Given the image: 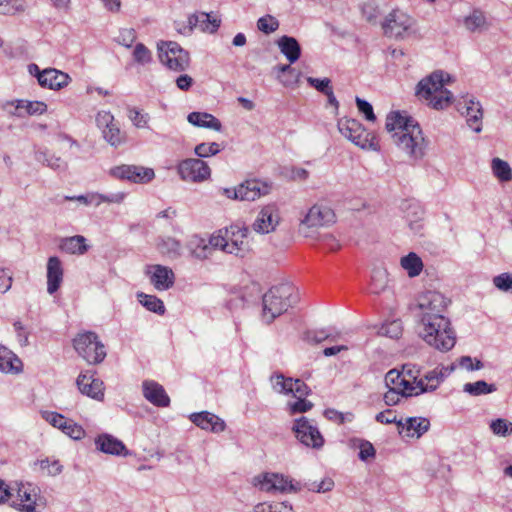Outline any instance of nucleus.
<instances>
[{
	"label": "nucleus",
	"instance_id": "63",
	"mask_svg": "<svg viewBox=\"0 0 512 512\" xmlns=\"http://www.w3.org/2000/svg\"><path fill=\"white\" fill-rule=\"evenodd\" d=\"M307 82L310 86L315 88L318 92L325 94L332 87L329 78L318 79L314 77H307Z\"/></svg>",
	"mask_w": 512,
	"mask_h": 512
},
{
	"label": "nucleus",
	"instance_id": "11",
	"mask_svg": "<svg viewBox=\"0 0 512 512\" xmlns=\"http://www.w3.org/2000/svg\"><path fill=\"white\" fill-rule=\"evenodd\" d=\"M253 481L255 486H258L261 491L265 492L296 493L302 490L300 482L278 473L260 474L254 477Z\"/></svg>",
	"mask_w": 512,
	"mask_h": 512
},
{
	"label": "nucleus",
	"instance_id": "50",
	"mask_svg": "<svg viewBox=\"0 0 512 512\" xmlns=\"http://www.w3.org/2000/svg\"><path fill=\"white\" fill-rule=\"evenodd\" d=\"M221 151L220 145L216 142L211 143H200L198 144L194 152L199 158H206L214 156Z\"/></svg>",
	"mask_w": 512,
	"mask_h": 512
},
{
	"label": "nucleus",
	"instance_id": "12",
	"mask_svg": "<svg viewBox=\"0 0 512 512\" xmlns=\"http://www.w3.org/2000/svg\"><path fill=\"white\" fill-rule=\"evenodd\" d=\"M339 132L356 146L362 149L377 150L373 139L369 138V133L366 132L363 125L355 119H340L338 121Z\"/></svg>",
	"mask_w": 512,
	"mask_h": 512
},
{
	"label": "nucleus",
	"instance_id": "16",
	"mask_svg": "<svg viewBox=\"0 0 512 512\" xmlns=\"http://www.w3.org/2000/svg\"><path fill=\"white\" fill-rule=\"evenodd\" d=\"M272 182L252 178L247 179L238 185V197L240 201H255L272 191Z\"/></svg>",
	"mask_w": 512,
	"mask_h": 512
},
{
	"label": "nucleus",
	"instance_id": "28",
	"mask_svg": "<svg viewBox=\"0 0 512 512\" xmlns=\"http://www.w3.org/2000/svg\"><path fill=\"white\" fill-rule=\"evenodd\" d=\"M47 111L46 103L42 101L17 100L13 111L10 114L17 117L25 115H41Z\"/></svg>",
	"mask_w": 512,
	"mask_h": 512
},
{
	"label": "nucleus",
	"instance_id": "37",
	"mask_svg": "<svg viewBox=\"0 0 512 512\" xmlns=\"http://www.w3.org/2000/svg\"><path fill=\"white\" fill-rule=\"evenodd\" d=\"M190 249L192 255L197 259H207L212 251L215 249H219V247H215L210 243V239L206 241L203 238H195L190 241Z\"/></svg>",
	"mask_w": 512,
	"mask_h": 512
},
{
	"label": "nucleus",
	"instance_id": "13",
	"mask_svg": "<svg viewBox=\"0 0 512 512\" xmlns=\"http://www.w3.org/2000/svg\"><path fill=\"white\" fill-rule=\"evenodd\" d=\"M109 174L115 179L129 181L135 184L149 183L155 177V173L152 168L128 164L112 167Z\"/></svg>",
	"mask_w": 512,
	"mask_h": 512
},
{
	"label": "nucleus",
	"instance_id": "45",
	"mask_svg": "<svg viewBox=\"0 0 512 512\" xmlns=\"http://www.w3.org/2000/svg\"><path fill=\"white\" fill-rule=\"evenodd\" d=\"M388 284V274L384 269H376L371 277L370 290L374 294H379L385 290Z\"/></svg>",
	"mask_w": 512,
	"mask_h": 512
},
{
	"label": "nucleus",
	"instance_id": "62",
	"mask_svg": "<svg viewBox=\"0 0 512 512\" xmlns=\"http://www.w3.org/2000/svg\"><path fill=\"white\" fill-rule=\"evenodd\" d=\"M64 434L74 440H81L85 437L86 432L81 425L77 424L73 420H70Z\"/></svg>",
	"mask_w": 512,
	"mask_h": 512
},
{
	"label": "nucleus",
	"instance_id": "29",
	"mask_svg": "<svg viewBox=\"0 0 512 512\" xmlns=\"http://www.w3.org/2000/svg\"><path fill=\"white\" fill-rule=\"evenodd\" d=\"M278 48L286 59L292 64L301 56V46L296 38L284 35L277 41Z\"/></svg>",
	"mask_w": 512,
	"mask_h": 512
},
{
	"label": "nucleus",
	"instance_id": "40",
	"mask_svg": "<svg viewBox=\"0 0 512 512\" xmlns=\"http://www.w3.org/2000/svg\"><path fill=\"white\" fill-rule=\"evenodd\" d=\"M422 216L423 211L418 205L409 206L406 217L411 231L415 234L421 233L423 229Z\"/></svg>",
	"mask_w": 512,
	"mask_h": 512
},
{
	"label": "nucleus",
	"instance_id": "8",
	"mask_svg": "<svg viewBox=\"0 0 512 512\" xmlns=\"http://www.w3.org/2000/svg\"><path fill=\"white\" fill-rule=\"evenodd\" d=\"M73 346L78 355L89 364L101 363L106 357L105 347L94 332L78 334L73 340Z\"/></svg>",
	"mask_w": 512,
	"mask_h": 512
},
{
	"label": "nucleus",
	"instance_id": "24",
	"mask_svg": "<svg viewBox=\"0 0 512 512\" xmlns=\"http://www.w3.org/2000/svg\"><path fill=\"white\" fill-rule=\"evenodd\" d=\"M95 445L99 451L105 454L117 456L128 454V451L126 450L124 443L121 440L107 433L99 435L95 439Z\"/></svg>",
	"mask_w": 512,
	"mask_h": 512
},
{
	"label": "nucleus",
	"instance_id": "54",
	"mask_svg": "<svg viewBox=\"0 0 512 512\" xmlns=\"http://www.w3.org/2000/svg\"><path fill=\"white\" fill-rule=\"evenodd\" d=\"M409 386L413 390L412 396H417L422 393L432 392L437 389V385H429L424 378H417L416 381L409 380Z\"/></svg>",
	"mask_w": 512,
	"mask_h": 512
},
{
	"label": "nucleus",
	"instance_id": "9",
	"mask_svg": "<svg viewBox=\"0 0 512 512\" xmlns=\"http://www.w3.org/2000/svg\"><path fill=\"white\" fill-rule=\"evenodd\" d=\"M415 21L405 12L394 9L382 23L384 34L389 38L405 39L415 33Z\"/></svg>",
	"mask_w": 512,
	"mask_h": 512
},
{
	"label": "nucleus",
	"instance_id": "34",
	"mask_svg": "<svg viewBox=\"0 0 512 512\" xmlns=\"http://www.w3.org/2000/svg\"><path fill=\"white\" fill-rule=\"evenodd\" d=\"M385 384L388 388L396 387L399 390L403 389V394L406 396H412L413 389L409 386V379L405 378L401 371L392 369L385 375Z\"/></svg>",
	"mask_w": 512,
	"mask_h": 512
},
{
	"label": "nucleus",
	"instance_id": "53",
	"mask_svg": "<svg viewBox=\"0 0 512 512\" xmlns=\"http://www.w3.org/2000/svg\"><path fill=\"white\" fill-rule=\"evenodd\" d=\"M133 58L139 64H148L152 60V55L149 49L142 43L136 44L133 51Z\"/></svg>",
	"mask_w": 512,
	"mask_h": 512
},
{
	"label": "nucleus",
	"instance_id": "35",
	"mask_svg": "<svg viewBox=\"0 0 512 512\" xmlns=\"http://www.w3.org/2000/svg\"><path fill=\"white\" fill-rule=\"evenodd\" d=\"M463 25L470 32H481L488 28L485 14L479 9H474L468 16H466L463 20Z\"/></svg>",
	"mask_w": 512,
	"mask_h": 512
},
{
	"label": "nucleus",
	"instance_id": "3",
	"mask_svg": "<svg viewBox=\"0 0 512 512\" xmlns=\"http://www.w3.org/2000/svg\"><path fill=\"white\" fill-rule=\"evenodd\" d=\"M418 333L425 343L441 352L450 351L456 343V333L448 317H436L432 322L419 325Z\"/></svg>",
	"mask_w": 512,
	"mask_h": 512
},
{
	"label": "nucleus",
	"instance_id": "17",
	"mask_svg": "<svg viewBox=\"0 0 512 512\" xmlns=\"http://www.w3.org/2000/svg\"><path fill=\"white\" fill-rule=\"evenodd\" d=\"M458 110L465 115L467 124L476 133L482 130L483 109L479 101L474 98H465L463 102H459Z\"/></svg>",
	"mask_w": 512,
	"mask_h": 512
},
{
	"label": "nucleus",
	"instance_id": "55",
	"mask_svg": "<svg viewBox=\"0 0 512 512\" xmlns=\"http://www.w3.org/2000/svg\"><path fill=\"white\" fill-rule=\"evenodd\" d=\"M375 420L381 424H396L398 429H400V426H402V420L397 419L395 411L392 409H386L382 412H379L376 414Z\"/></svg>",
	"mask_w": 512,
	"mask_h": 512
},
{
	"label": "nucleus",
	"instance_id": "26",
	"mask_svg": "<svg viewBox=\"0 0 512 512\" xmlns=\"http://www.w3.org/2000/svg\"><path fill=\"white\" fill-rule=\"evenodd\" d=\"M430 422L424 417H409L405 422L402 421V426L398 429L399 434L405 432L407 437L420 438L428 431Z\"/></svg>",
	"mask_w": 512,
	"mask_h": 512
},
{
	"label": "nucleus",
	"instance_id": "49",
	"mask_svg": "<svg viewBox=\"0 0 512 512\" xmlns=\"http://www.w3.org/2000/svg\"><path fill=\"white\" fill-rule=\"evenodd\" d=\"M257 28L265 34H270L279 28V21L272 15H265L258 19Z\"/></svg>",
	"mask_w": 512,
	"mask_h": 512
},
{
	"label": "nucleus",
	"instance_id": "61",
	"mask_svg": "<svg viewBox=\"0 0 512 512\" xmlns=\"http://www.w3.org/2000/svg\"><path fill=\"white\" fill-rule=\"evenodd\" d=\"M358 457L362 461H367L370 458H374L376 450L374 446L366 440H360Z\"/></svg>",
	"mask_w": 512,
	"mask_h": 512
},
{
	"label": "nucleus",
	"instance_id": "7",
	"mask_svg": "<svg viewBox=\"0 0 512 512\" xmlns=\"http://www.w3.org/2000/svg\"><path fill=\"white\" fill-rule=\"evenodd\" d=\"M335 222L334 211L325 204H314L305 214L299 224V233L312 238L321 227L329 226Z\"/></svg>",
	"mask_w": 512,
	"mask_h": 512
},
{
	"label": "nucleus",
	"instance_id": "46",
	"mask_svg": "<svg viewBox=\"0 0 512 512\" xmlns=\"http://www.w3.org/2000/svg\"><path fill=\"white\" fill-rule=\"evenodd\" d=\"M27 4L25 0H5L0 2V14L14 15L22 13L26 10Z\"/></svg>",
	"mask_w": 512,
	"mask_h": 512
},
{
	"label": "nucleus",
	"instance_id": "25",
	"mask_svg": "<svg viewBox=\"0 0 512 512\" xmlns=\"http://www.w3.org/2000/svg\"><path fill=\"white\" fill-rule=\"evenodd\" d=\"M63 281V267L56 256L49 257L47 261V292L54 294Z\"/></svg>",
	"mask_w": 512,
	"mask_h": 512
},
{
	"label": "nucleus",
	"instance_id": "23",
	"mask_svg": "<svg viewBox=\"0 0 512 512\" xmlns=\"http://www.w3.org/2000/svg\"><path fill=\"white\" fill-rule=\"evenodd\" d=\"M190 420L198 427L214 433H219L225 430V422L218 416L208 411L193 413L190 415Z\"/></svg>",
	"mask_w": 512,
	"mask_h": 512
},
{
	"label": "nucleus",
	"instance_id": "20",
	"mask_svg": "<svg viewBox=\"0 0 512 512\" xmlns=\"http://www.w3.org/2000/svg\"><path fill=\"white\" fill-rule=\"evenodd\" d=\"M143 396L147 401L157 407H168L170 398L162 385L153 380L142 383Z\"/></svg>",
	"mask_w": 512,
	"mask_h": 512
},
{
	"label": "nucleus",
	"instance_id": "22",
	"mask_svg": "<svg viewBox=\"0 0 512 512\" xmlns=\"http://www.w3.org/2000/svg\"><path fill=\"white\" fill-rule=\"evenodd\" d=\"M18 497L20 502H13L12 506L21 512H35L38 501L41 500L37 498L36 488L31 484H22L18 488Z\"/></svg>",
	"mask_w": 512,
	"mask_h": 512
},
{
	"label": "nucleus",
	"instance_id": "56",
	"mask_svg": "<svg viewBox=\"0 0 512 512\" xmlns=\"http://www.w3.org/2000/svg\"><path fill=\"white\" fill-rule=\"evenodd\" d=\"M402 397L408 398L409 396L403 394V389L399 390L396 387H390L384 394L383 400L387 406H394L400 402Z\"/></svg>",
	"mask_w": 512,
	"mask_h": 512
},
{
	"label": "nucleus",
	"instance_id": "51",
	"mask_svg": "<svg viewBox=\"0 0 512 512\" xmlns=\"http://www.w3.org/2000/svg\"><path fill=\"white\" fill-rule=\"evenodd\" d=\"M490 428L495 435L507 436L512 434V423L505 419L493 420L490 424Z\"/></svg>",
	"mask_w": 512,
	"mask_h": 512
},
{
	"label": "nucleus",
	"instance_id": "41",
	"mask_svg": "<svg viewBox=\"0 0 512 512\" xmlns=\"http://www.w3.org/2000/svg\"><path fill=\"white\" fill-rule=\"evenodd\" d=\"M137 298L147 310L160 315L165 313V306L158 297L141 292L137 294Z\"/></svg>",
	"mask_w": 512,
	"mask_h": 512
},
{
	"label": "nucleus",
	"instance_id": "32",
	"mask_svg": "<svg viewBox=\"0 0 512 512\" xmlns=\"http://www.w3.org/2000/svg\"><path fill=\"white\" fill-rule=\"evenodd\" d=\"M400 266L410 278L419 276L424 268L422 259L415 252H410L401 257Z\"/></svg>",
	"mask_w": 512,
	"mask_h": 512
},
{
	"label": "nucleus",
	"instance_id": "42",
	"mask_svg": "<svg viewBox=\"0 0 512 512\" xmlns=\"http://www.w3.org/2000/svg\"><path fill=\"white\" fill-rule=\"evenodd\" d=\"M496 390L497 388L494 384H488L484 380H479L473 383H466L463 386V391L472 396L486 395L493 393Z\"/></svg>",
	"mask_w": 512,
	"mask_h": 512
},
{
	"label": "nucleus",
	"instance_id": "27",
	"mask_svg": "<svg viewBox=\"0 0 512 512\" xmlns=\"http://www.w3.org/2000/svg\"><path fill=\"white\" fill-rule=\"evenodd\" d=\"M190 124L196 127L221 131L222 124L218 118L207 112H191L187 116Z\"/></svg>",
	"mask_w": 512,
	"mask_h": 512
},
{
	"label": "nucleus",
	"instance_id": "1",
	"mask_svg": "<svg viewBox=\"0 0 512 512\" xmlns=\"http://www.w3.org/2000/svg\"><path fill=\"white\" fill-rule=\"evenodd\" d=\"M386 130L393 143L410 158L420 160L425 155L426 142L419 123L406 112L393 111L386 117Z\"/></svg>",
	"mask_w": 512,
	"mask_h": 512
},
{
	"label": "nucleus",
	"instance_id": "6",
	"mask_svg": "<svg viewBox=\"0 0 512 512\" xmlns=\"http://www.w3.org/2000/svg\"><path fill=\"white\" fill-rule=\"evenodd\" d=\"M450 300L447 299L442 293L438 291H426L421 293L417 298L418 313V326L434 321L436 317H446L444 315Z\"/></svg>",
	"mask_w": 512,
	"mask_h": 512
},
{
	"label": "nucleus",
	"instance_id": "14",
	"mask_svg": "<svg viewBox=\"0 0 512 512\" xmlns=\"http://www.w3.org/2000/svg\"><path fill=\"white\" fill-rule=\"evenodd\" d=\"M293 431L296 438L307 447L320 449L324 445V438L319 429L313 426L306 417L295 420Z\"/></svg>",
	"mask_w": 512,
	"mask_h": 512
},
{
	"label": "nucleus",
	"instance_id": "38",
	"mask_svg": "<svg viewBox=\"0 0 512 512\" xmlns=\"http://www.w3.org/2000/svg\"><path fill=\"white\" fill-rule=\"evenodd\" d=\"M158 249L163 254L171 259H176L181 255V243L173 237L162 238L158 243Z\"/></svg>",
	"mask_w": 512,
	"mask_h": 512
},
{
	"label": "nucleus",
	"instance_id": "43",
	"mask_svg": "<svg viewBox=\"0 0 512 512\" xmlns=\"http://www.w3.org/2000/svg\"><path fill=\"white\" fill-rule=\"evenodd\" d=\"M35 159L36 161L54 170L65 169L67 167L66 163L61 159V157L50 154L47 151L36 152Z\"/></svg>",
	"mask_w": 512,
	"mask_h": 512
},
{
	"label": "nucleus",
	"instance_id": "57",
	"mask_svg": "<svg viewBox=\"0 0 512 512\" xmlns=\"http://www.w3.org/2000/svg\"><path fill=\"white\" fill-rule=\"evenodd\" d=\"M136 40V31L132 28H125L120 30L119 35L117 37V42L125 46L127 48H130L133 43Z\"/></svg>",
	"mask_w": 512,
	"mask_h": 512
},
{
	"label": "nucleus",
	"instance_id": "59",
	"mask_svg": "<svg viewBox=\"0 0 512 512\" xmlns=\"http://www.w3.org/2000/svg\"><path fill=\"white\" fill-rule=\"evenodd\" d=\"M493 284L501 291H512V274L502 273L493 278Z\"/></svg>",
	"mask_w": 512,
	"mask_h": 512
},
{
	"label": "nucleus",
	"instance_id": "19",
	"mask_svg": "<svg viewBox=\"0 0 512 512\" xmlns=\"http://www.w3.org/2000/svg\"><path fill=\"white\" fill-rule=\"evenodd\" d=\"M150 277V282L159 290H168L174 285L175 275L171 268L163 265L148 266L147 272Z\"/></svg>",
	"mask_w": 512,
	"mask_h": 512
},
{
	"label": "nucleus",
	"instance_id": "30",
	"mask_svg": "<svg viewBox=\"0 0 512 512\" xmlns=\"http://www.w3.org/2000/svg\"><path fill=\"white\" fill-rule=\"evenodd\" d=\"M84 380H90L86 374H80L77 378V386L82 394H85L94 399H101L103 397V382L99 379H91L90 383H84Z\"/></svg>",
	"mask_w": 512,
	"mask_h": 512
},
{
	"label": "nucleus",
	"instance_id": "60",
	"mask_svg": "<svg viewBox=\"0 0 512 512\" xmlns=\"http://www.w3.org/2000/svg\"><path fill=\"white\" fill-rule=\"evenodd\" d=\"M13 273L8 268H0V293L5 294L11 289Z\"/></svg>",
	"mask_w": 512,
	"mask_h": 512
},
{
	"label": "nucleus",
	"instance_id": "10",
	"mask_svg": "<svg viewBox=\"0 0 512 512\" xmlns=\"http://www.w3.org/2000/svg\"><path fill=\"white\" fill-rule=\"evenodd\" d=\"M160 62L170 70L185 71L190 65L189 53L177 42L167 41L158 44Z\"/></svg>",
	"mask_w": 512,
	"mask_h": 512
},
{
	"label": "nucleus",
	"instance_id": "18",
	"mask_svg": "<svg viewBox=\"0 0 512 512\" xmlns=\"http://www.w3.org/2000/svg\"><path fill=\"white\" fill-rule=\"evenodd\" d=\"M278 223L279 215L277 207L274 204H268L260 210L252 224V228L257 233L267 234L274 231Z\"/></svg>",
	"mask_w": 512,
	"mask_h": 512
},
{
	"label": "nucleus",
	"instance_id": "5",
	"mask_svg": "<svg viewBox=\"0 0 512 512\" xmlns=\"http://www.w3.org/2000/svg\"><path fill=\"white\" fill-rule=\"evenodd\" d=\"M249 229L239 225H231L210 236V243L228 254L244 257L251 251L248 240Z\"/></svg>",
	"mask_w": 512,
	"mask_h": 512
},
{
	"label": "nucleus",
	"instance_id": "39",
	"mask_svg": "<svg viewBox=\"0 0 512 512\" xmlns=\"http://www.w3.org/2000/svg\"><path fill=\"white\" fill-rule=\"evenodd\" d=\"M200 23V27L202 30H209L210 32H214L220 25V22L216 19L211 20L210 15L207 13H200L198 15H191L188 18V24L190 28L196 27Z\"/></svg>",
	"mask_w": 512,
	"mask_h": 512
},
{
	"label": "nucleus",
	"instance_id": "2",
	"mask_svg": "<svg viewBox=\"0 0 512 512\" xmlns=\"http://www.w3.org/2000/svg\"><path fill=\"white\" fill-rule=\"evenodd\" d=\"M449 73L443 70H435L422 78L415 87V96L426 103L434 110L447 109L453 102V94L445 88V85L452 82Z\"/></svg>",
	"mask_w": 512,
	"mask_h": 512
},
{
	"label": "nucleus",
	"instance_id": "47",
	"mask_svg": "<svg viewBox=\"0 0 512 512\" xmlns=\"http://www.w3.org/2000/svg\"><path fill=\"white\" fill-rule=\"evenodd\" d=\"M276 69L278 70L279 73L289 75V77H284V78H282L280 75L278 76L280 82L285 87H290L293 84H296L298 82L300 73L297 72L293 67H291L290 64H284V65L277 66Z\"/></svg>",
	"mask_w": 512,
	"mask_h": 512
},
{
	"label": "nucleus",
	"instance_id": "64",
	"mask_svg": "<svg viewBox=\"0 0 512 512\" xmlns=\"http://www.w3.org/2000/svg\"><path fill=\"white\" fill-rule=\"evenodd\" d=\"M356 105L360 113H362L368 121H375L376 116L373 112L372 105L359 97H356Z\"/></svg>",
	"mask_w": 512,
	"mask_h": 512
},
{
	"label": "nucleus",
	"instance_id": "21",
	"mask_svg": "<svg viewBox=\"0 0 512 512\" xmlns=\"http://www.w3.org/2000/svg\"><path fill=\"white\" fill-rule=\"evenodd\" d=\"M70 77L67 73L54 68H46L39 75V85L51 90H60L68 85Z\"/></svg>",
	"mask_w": 512,
	"mask_h": 512
},
{
	"label": "nucleus",
	"instance_id": "58",
	"mask_svg": "<svg viewBox=\"0 0 512 512\" xmlns=\"http://www.w3.org/2000/svg\"><path fill=\"white\" fill-rule=\"evenodd\" d=\"M381 330L384 335L397 339L402 334V325L399 320H395L383 325Z\"/></svg>",
	"mask_w": 512,
	"mask_h": 512
},
{
	"label": "nucleus",
	"instance_id": "31",
	"mask_svg": "<svg viewBox=\"0 0 512 512\" xmlns=\"http://www.w3.org/2000/svg\"><path fill=\"white\" fill-rule=\"evenodd\" d=\"M59 248L68 254L83 255L88 251L89 246L86 244V238L82 235H75L63 238L59 244Z\"/></svg>",
	"mask_w": 512,
	"mask_h": 512
},
{
	"label": "nucleus",
	"instance_id": "36",
	"mask_svg": "<svg viewBox=\"0 0 512 512\" xmlns=\"http://www.w3.org/2000/svg\"><path fill=\"white\" fill-rule=\"evenodd\" d=\"M493 176L501 183L512 181V168L509 163L501 158L495 157L491 161Z\"/></svg>",
	"mask_w": 512,
	"mask_h": 512
},
{
	"label": "nucleus",
	"instance_id": "52",
	"mask_svg": "<svg viewBox=\"0 0 512 512\" xmlns=\"http://www.w3.org/2000/svg\"><path fill=\"white\" fill-rule=\"evenodd\" d=\"M128 118L137 128L147 127L149 121V115L147 113H142L139 109L134 107L128 108Z\"/></svg>",
	"mask_w": 512,
	"mask_h": 512
},
{
	"label": "nucleus",
	"instance_id": "15",
	"mask_svg": "<svg viewBox=\"0 0 512 512\" xmlns=\"http://www.w3.org/2000/svg\"><path fill=\"white\" fill-rule=\"evenodd\" d=\"M178 173L185 181L203 182L210 177L211 170L203 160L188 158L180 162Z\"/></svg>",
	"mask_w": 512,
	"mask_h": 512
},
{
	"label": "nucleus",
	"instance_id": "44",
	"mask_svg": "<svg viewBox=\"0 0 512 512\" xmlns=\"http://www.w3.org/2000/svg\"><path fill=\"white\" fill-rule=\"evenodd\" d=\"M104 139L113 147L117 148L126 141L125 133L121 132L115 123L111 127L102 131Z\"/></svg>",
	"mask_w": 512,
	"mask_h": 512
},
{
	"label": "nucleus",
	"instance_id": "48",
	"mask_svg": "<svg viewBox=\"0 0 512 512\" xmlns=\"http://www.w3.org/2000/svg\"><path fill=\"white\" fill-rule=\"evenodd\" d=\"M273 389L277 393L289 394L292 391V378H285L282 374L271 376Z\"/></svg>",
	"mask_w": 512,
	"mask_h": 512
},
{
	"label": "nucleus",
	"instance_id": "33",
	"mask_svg": "<svg viewBox=\"0 0 512 512\" xmlns=\"http://www.w3.org/2000/svg\"><path fill=\"white\" fill-rule=\"evenodd\" d=\"M22 362L10 350L0 346V371L18 373L21 371Z\"/></svg>",
	"mask_w": 512,
	"mask_h": 512
},
{
	"label": "nucleus",
	"instance_id": "4",
	"mask_svg": "<svg viewBox=\"0 0 512 512\" xmlns=\"http://www.w3.org/2000/svg\"><path fill=\"white\" fill-rule=\"evenodd\" d=\"M297 301V289L291 283L273 286L263 295V317L270 323Z\"/></svg>",
	"mask_w": 512,
	"mask_h": 512
}]
</instances>
